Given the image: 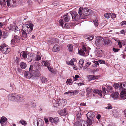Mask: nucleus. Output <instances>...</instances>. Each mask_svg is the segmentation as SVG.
<instances>
[{
	"label": "nucleus",
	"instance_id": "obj_34",
	"mask_svg": "<svg viewBox=\"0 0 126 126\" xmlns=\"http://www.w3.org/2000/svg\"><path fill=\"white\" fill-rule=\"evenodd\" d=\"M8 46L4 43L1 44L0 47V51L1 50L4 49L5 47H7Z\"/></svg>",
	"mask_w": 126,
	"mask_h": 126
},
{
	"label": "nucleus",
	"instance_id": "obj_44",
	"mask_svg": "<svg viewBox=\"0 0 126 126\" xmlns=\"http://www.w3.org/2000/svg\"><path fill=\"white\" fill-rule=\"evenodd\" d=\"M54 122L56 124H57L59 121V119L58 117L54 118L53 119Z\"/></svg>",
	"mask_w": 126,
	"mask_h": 126
},
{
	"label": "nucleus",
	"instance_id": "obj_61",
	"mask_svg": "<svg viewBox=\"0 0 126 126\" xmlns=\"http://www.w3.org/2000/svg\"><path fill=\"white\" fill-rule=\"evenodd\" d=\"M59 3L57 1L54 2L52 3V4L54 6H56L58 5Z\"/></svg>",
	"mask_w": 126,
	"mask_h": 126
},
{
	"label": "nucleus",
	"instance_id": "obj_17",
	"mask_svg": "<svg viewBox=\"0 0 126 126\" xmlns=\"http://www.w3.org/2000/svg\"><path fill=\"white\" fill-rule=\"evenodd\" d=\"M37 126H43V125L44 122L41 119H37Z\"/></svg>",
	"mask_w": 126,
	"mask_h": 126
},
{
	"label": "nucleus",
	"instance_id": "obj_36",
	"mask_svg": "<svg viewBox=\"0 0 126 126\" xmlns=\"http://www.w3.org/2000/svg\"><path fill=\"white\" fill-rule=\"evenodd\" d=\"M19 123L21 124L22 125L25 126L27 124V123L26 121L23 120H21L19 122Z\"/></svg>",
	"mask_w": 126,
	"mask_h": 126
},
{
	"label": "nucleus",
	"instance_id": "obj_27",
	"mask_svg": "<svg viewBox=\"0 0 126 126\" xmlns=\"http://www.w3.org/2000/svg\"><path fill=\"white\" fill-rule=\"evenodd\" d=\"M104 40V42L105 44L107 45H110L112 44L111 41L108 39H106Z\"/></svg>",
	"mask_w": 126,
	"mask_h": 126
},
{
	"label": "nucleus",
	"instance_id": "obj_49",
	"mask_svg": "<svg viewBox=\"0 0 126 126\" xmlns=\"http://www.w3.org/2000/svg\"><path fill=\"white\" fill-rule=\"evenodd\" d=\"M79 77V76L78 75H75V77L73 76V78L74 79L73 80V82L74 81L77 80V78Z\"/></svg>",
	"mask_w": 126,
	"mask_h": 126
},
{
	"label": "nucleus",
	"instance_id": "obj_47",
	"mask_svg": "<svg viewBox=\"0 0 126 126\" xmlns=\"http://www.w3.org/2000/svg\"><path fill=\"white\" fill-rule=\"evenodd\" d=\"M122 44L124 45V44L123 43V40L121 41V42L119 41L118 42V44L119 46V47L120 48H121L122 47Z\"/></svg>",
	"mask_w": 126,
	"mask_h": 126
},
{
	"label": "nucleus",
	"instance_id": "obj_29",
	"mask_svg": "<svg viewBox=\"0 0 126 126\" xmlns=\"http://www.w3.org/2000/svg\"><path fill=\"white\" fill-rule=\"evenodd\" d=\"M97 55L98 57H102L103 54V52L102 50H99L97 52Z\"/></svg>",
	"mask_w": 126,
	"mask_h": 126
},
{
	"label": "nucleus",
	"instance_id": "obj_30",
	"mask_svg": "<svg viewBox=\"0 0 126 126\" xmlns=\"http://www.w3.org/2000/svg\"><path fill=\"white\" fill-rule=\"evenodd\" d=\"M94 92L95 93L98 94L99 95L101 96L102 95L101 91L100 90L95 89L94 90Z\"/></svg>",
	"mask_w": 126,
	"mask_h": 126
},
{
	"label": "nucleus",
	"instance_id": "obj_25",
	"mask_svg": "<svg viewBox=\"0 0 126 126\" xmlns=\"http://www.w3.org/2000/svg\"><path fill=\"white\" fill-rule=\"evenodd\" d=\"M28 55L27 52L26 51L21 52L20 54L21 56H22L23 58H26Z\"/></svg>",
	"mask_w": 126,
	"mask_h": 126
},
{
	"label": "nucleus",
	"instance_id": "obj_39",
	"mask_svg": "<svg viewBox=\"0 0 126 126\" xmlns=\"http://www.w3.org/2000/svg\"><path fill=\"white\" fill-rule=\"evenodd\" d=\"M78 53L80 55L83 56L85 54V53L83 50L81 49L78 51Z\"/></svg>",
	"mask_w": 126,
	"mask_h": 126
},
{
	"label": "nucleus",
	"instance_id": "obj_18",
	"mask_svg": "<svg viewBox=\"0 0 126 126\" xmlns=\"http://www.w3.org/2000/svg\"><path fill=\"white\" fill-rule=\"evenodd\" d=\"M119 94L117 92H115L112 94V96L114 99H117L119 97Z\"/></svg>",
	"mask_w": 126,
	"mask_h": 126
},
{
	"label": "nucleus",
	"instance_id": "obj_22",
	"mask_svg": "<svg viewBox=\"0 0 126 126\" xmlns=\"http://www.w3.org/2000/svg\"><path fill=\"white\" fill-rule=\"evenodd\" d=\"M60 50V47L57 45H55L53 47L52 51L54 52L59 51Z\"/></svg>",
	"mask_w": 126,
	"mask_h": 126
},
{
	"label": "nucleus",
	"instance_id": "obj_15",
	"mask_svg": "<svg viewBox=\"0 0 126 126\" xmlns=\"http://www.w3.org/2000/svg\"><path fill=\"white\" fill-rule=\"evenodd\" d=\"M2 52L3 53H8L10 51V49L8 48V46L5 47L4 49L1 50Z\"/></svg>",
	"mask_w": 126,
	"mask_h": 126
},
{
	"label": "nucleus",
	"instance_id": "obj_57",
	"mask_svg": "<svg viewBox=\"0 0 126 126\" xmlns=\"http://www.w3.org/2000/svg\"><path fill=\"white\" fill-rule=\"evenodd\" d=\"M84 61L83 59H81L79 61V64L83 65Z\"/></svg>",
	"mask_w": 126,
	"mask_h": 126
},
{
	"label": "nucleus",
	"instance_id": "obj_63",
	"mask_svg": "<svg viewBox=\"0 0 126 126\" xmlns=\"http://www.w3.org/2000/svg\"><path fill=\"white\" fill-rule=\"evenodd\" d=\"M112 50L114 52H116L118 51L119 49H118L115 48H113Z\"/></svg>",
	"mask_w": 126,
	"mask_h": 126
},
{
	"label": "nucleus",
	"instance_id": "obj_52",
	"mask_svg": "<svg viewBox=\"0 0 126 126\" xmlns=\"http://www.w3.org/2000/svg\"><path fill=\"white\" fill-rule=\"evenodd\" d=\"M82 48L83 49V50L84 51L87 53H88V51L87 50L86 48L84 45H82Z\"/></svg>",
	"mask_w": 126,
	"mask_h": 126
},
{
	"label": "nucleus",
	"instance_id": "obj_53",
	"mask_svg": "<svg viewBox=\"0 0 126 126\" xmlns=\"http://www.w3.org/2000/svg\"><path fill=\"white\" fill-rule=\"evenodd\" d=\"M0 3L1 4L3 5H5L6 4L5 0H0Z\"/></svg>",
	"mask_w": 126,
	"mask_h": 126
},
{
	"label": "nucleus",
	"instance_id": "obj_62",
	"mask_svg": "<svg viewBox=\"0 0 126 126\" xmlns=\"http://www.w3.org/2000/svg\"><path fill=\"white\" fill-rule=\"evenodd\" d=\"M13 2L12 4V6L14 7L15 6L16 4V0H13V2Z\"/></svg>",
	"mask_w": 126,
	"mask_h": 126
},
{
	"label": "nucleus",
	"instance_id": "obj_55",
	"mask_svg": "<svg viewBox=\"0 0 126 126\" xmlns=\"http://www.w3.org/2000/svg\"><path fill=\"white\" fill-rule=\"evenodd\" d=\"M113 86L115 89H117L119 86L120 87V85H119L117 83L114 84L113 85Z\"/></svg>",
	"mask_w": 126,
	"mask_h": 126
},
{
	"label": "nucleus",
	"instance_id": "obj_41",
	"mask_svg": "<svg viewBox=\"0 0 126 126\" xmlns=\"http://www.w3.org/2000/svg\"><path fill=\"white\" fill-rule=\"evenodd\" d=\"M104 16L106 18L108 19L110 17V13H107L104 14Z\"/></svg>",
	"mask_w": 126,
	"mask_h": 126
},
{
	"label": "nucleus",
	"instance_id": "obj_1",
	"mask_svg": "<svg viewBox=\"0 0 126 126\" xmlns=\"http://www.w3.org/2000/svg\"><path fill=\"white\" fill-rule=\"evenodd\" d=\"M33 25L32 23L29 24H26L22 26L21 32H20V35L22 39L24 40L27 39V34H29L33 29Z\"/></svg>",
	"mask_w": 126,
	"mask_h": 126
},
{
	"label": "nucleus",
	"instance_id": "obj_23",
	"mask_svg": "<svg viewBox=\"0 0 126 126\" xmlns=\"http://www.w3.org/2000/svg\"><path fill=\"white\" fill-rule=\"evenodd\" d=\"M13 30L14 31L15 33H19L20 32L19 31V29L17 26H14L12 28Z\"/></svg>",
	"mask_w": 126,
	"mask_h": 126
},
{
	"label": "nucleus",
	"instance_id": "obj_51",
	"mask_svg": "<svg viewBox=\"0 0 126 126\" xmlns=\"http://www.w3.org/2000/svg\"><path fill=\"white\" fill-rule=\"evenodd\" d=\"M79 92V90H75L73 91L72 93V95H75L77 94H78Z\"/></svg>",
	"mask_w": 126,
	"mask_h": 126
},
{
	"label": "nucleus",
	"instance_id": "obj_35",
	"mask_svg": "<svg viewBox=\"0 0 126 126\" xmlns=\"http://www.w3.org/2000/svg\"><path fill=\"white\" fill-rule=\"evenodd\" d=\"M33 55H31L30 56L28 55V62H31L32 61V60L33 59Z\"/></svg>",
	"mask_w": 126,
	"mask_h": 126
},
{
	"label": "nucleus",
	"instance_id": "obj_20",
	"mask_svg": "<svg viewBox=\"0 0 126 126\" xmlns=\"http://www.w3.org/2000/svg\"><path fill=\"white\" fill-rule=\"evenodd\" d=\"M2 35L0 34V38L1 37L4 38H6L8 36V33L6 32L3 31L2 32L1 31Z\"/></svg>",
	"mask_w": 126,
	"mask_h": 126
},
{
	"label": "nucleus",
	"instance_id": "obj_10",
	"mask_svg": "<svg viewBox=\"0 0 126 126\" xmlns=\"http://www.w3.org/2000/svg\"><path fill=\"white\" fill-rule=\"evenodd\" d=\"M7 119L4 116L2 117L0 119V122L2 126H5L7 124Z\"/></svg>",
	"mask_w": 126,
	"mask_h": 126
},
{
	"label": "nucleus",
	"instance_id": "obj_58",
	"mask_svg": "<svg viewBox=\"0 0 126 126\" xmlns=\"http://www.w3.org/2000/svg\"><path fill=\"white\" fill-rule=\"evenodd\" d=\"M41 59V58L40 56L39 55H37L36 56L35 60H36L38 61L40 60Z\"/></svg>",
	"mask_w": 126,
	"mask_h": 126
},
{
	"label": "nucleus",
	"instance_id": "obj_2",
	"mask_svg": "<svg viewBox=\"0 0 126 126\" xmlns=\"http://www.w3.org/2000/svg\"><path fill=\"white\" fill-rule=\"evenodd\" d=\"M8 97L11 101L15 100L18 102H22L24 99L21 95L16 93L9 94L8 96Z\"/></svg>",
	"mask_w": 126,
	"mask_h": 126
},
{
	"label": "nucleus",
	"instance_id": "obj_64",
	"mask_svg": "<svg viewBox=\"0 0 126 126\" xmlns=\"http://www.w3.org/2000/svg\"><path fill=\"white\" fill-rule=\"evenodd\" d=\"M74 59H72L69 62V64L71 65H74V62H73V60Z\"/></svg>",
	"mask_w": 126,
	"mask_h": 126
},
{
	"label": "nucleus",
	"instance_id": "obj_4",
	"mask_svg": "<svg viewBox=\"0 0 126 126\" xmlns=\"http://www.w3.org/2000/svg\"><path fill=\"white\" fill-rule=\"evenodd\" d=\"M86 121L81 120L80 122L77 121L75 123L74 126H87Z\"/></svg>",
	"mask_w": 126,
	"mask_h": 126
},
{
	"label": "nucleus",
	"instance_id": "obj_24",
	"mask_svg": "<svg viewBox=\"0 0 126 126\" xmlns=\"http://www.w3.org/2000/svg\"><path fill=\"white\" fill-rule=\"evenodd\" d=\"M40 80L42 83H44L47 81V79L45 77L41 76L40 77Z\"/></svg>",
	"mask_w": 126,
	"mask_h": 126
},
{
	"label": "nucleus",
	"instance_id": "obj_28",
	"mask_svg": "<svg viewBox=\"0 0 126 126\" xmlns=\"http://www.w3.org/2000/svg\"><path fill=\"white\" fill-rule=\"evenodd\" d=\"M42 63L43 65L47 67L49 66H50V64L48 62L45 61H44L42 62Z\"/></svg>",
	"mask_w": 126,
	"mask_h": 126
},
{
	"label": "nucleus",
	"instance_id": "obj_54",
	"mask_svg": "<svg viewBox=\"0 0 126 126\" xmlns=\"http://www.w3.org/2000/svg\"><path fill=\"white\" fill-rule=\"evenodd\" d=\"M33 70V65H30V67L29 68V72H32Z\"/></svg>",
	"mask_w": 126,
	"mask_h": 126
},
{
	"label": "nucleus",
	"instance_id": "obj_42",
	"mask_svg": "<svg viewBox=\"0 0 126 126\" xmlns=\"http://www.w3.org/2000/svg\"><path fill=\"white\" fill-rule=\"evenodd\" d=\"M93 119H88L87 122H86L87 123V126L88 125L89 126L92 124V120Z\"/></svg>",
	"mask_w": 126,
	"mask_h": 126
},
{
	"label": "nucleus",
	"instance_id": "obj_50",
	"mask_svg": "<svg viewBox=\"0 0 126 126\" xmlns=\"http://www.w3.org/2000/svg\"><path fill=\"white\" fill-rule=\"evenodd\" d=\"M111 16L112 18H114L116 17V15L113 13H110V17Z\"/></svg>",
	"mask_w": 126,
	"mask_h": 126
},
{
	"label": "nucleus",
	"instance_id": "obj_37",
	"mask_svg": "<svg viewBox=\"0 0 126 126\" xmlns=\"http://www.w3.org/2000/svg\"><path fill=\"white\" fill-rule=\"evenodd\" d=\"M113 88L110 86L108 87L106 89V90L108 92H112Z\"/></svg>",
	"mask_w": 126,
	"mask_h": 126
},
{
	"label": "nucleus",
	"instance_id": "obj_5",
	"mask_svg": "<svg viewBox=\"0 0 126 126\" xmlns=\"http://www.w3.org/2000/svg\"><path fill=\"white\" fill-rule=\"evenodd\" d=\"M72 18L73 21H78L80 18L79 15H78L76 12H72Z\"/></svg>",
	"mask_w": 126,
	"mask_h": 126
},
{
	"label": "nucleus",
	"instance_id": "obj_6",
	"mask_svg": "<svg viewBox=\"0 0 126 126\" xmlns=\"http://www.w3.org/2000/svg\"><path fill=\"white\" fill-rule=\"evenodd\" d=\"M20 41V38L18 36H14V38L11 41V44L15 45V43H18Z\"/></svg>",
	"mask_w": 126,
	"mask_h": 126
},
{
	"label": "nucleus",
	"instance_id": "obj_45",
	"mask_svg": "<svg viewBox=\"0 0 126 126\" xmlns=\"http://www.w3.org/2000/svg\"><path fill=\"white\" fill-rule=\"evenodd\" d=\"M60 25L62 27H63V20H60L59 21Z\"/></svg>",
	"mask_w": 126,
	"mask_h": 126
},
{
	"label": "nucleus",
	"instance_id": "obj_40",
	"mask_svg": "<svg viewBox=\"0 0 126 126\" xmlns=\"http://www.w3.org/2000/svg\"><path fill=\"white\" fill-rule=\"evenodd\" d=\"M64 94H66L67 95L72 96V92L69 91L64 93Z\"/></svg>",
	"mask_w": 126,
	"mask_h": 126
},
{
	"label": "nucleus",
	"instance_id": "obj_11",
	"mask_svg": "<svg viewBox=\"0 0 126 126\" xmlns=\"http://www.w3.org/2000/svg\"><path fill=\"white\" fill-rule=\"evenodd\" d=\"M95 115L94 112H89L86 114V116L88 119H93V118L94 117Z\"/></svg>",
	"mask_w": 126,
	"mask_h": 126
},
{
	"label": "nucleus",
	"instance_id": "obj_7",
	"mask_svg": "<svg viewBox=\"0 0 126 126\" xmlns=\"http://www.w3.org/2000/svg\"><path fill=\"white\" fill-rule=\"evenodd\" d=\"M72 11L67 13L65 15L63 16V19L65 21L68 22L70 20L71 17L72 16Z\"/></svg>",
	"mask_w": 126,
	"mask_h": 126
},
{
	"label": "nucleus",
	"instance_id": "obj_26",
	"mask_svg": "<svg viewBox=\"0 0 126 126\" xmlns=\"http://www.w3.org/2000/svg\"><path fill=\"white\" fill-rule=\"evenodd\" d=\"M20 67L23 69H24L26 67V64L24 62H21L20 64Z\"/></svg>",
	"mask_w": 126,
	"mask_h": 126
},
{
	"label": "nucleus",
	"instance_id": "obj_38",
	"mask_svg": "<svg viewBox=\"0 0 126 126\" xmlns=\"http://www.w3.org/2000/svg\"><path fill=\"white\" fill-rule=\"evenodd\" d=\"M86 91L87 94H89L92 91V89L91 88H88L86 89Z\"/></svg>",
	"mask_w": 126,
	"mask_h": 126
},
{
	"label": "nucleus",
	"instance_id": "obj_9",
	"mask_svg": "<svg viewBox=\"0 0 126 126\" xmlns=\"http://www.w3.org/2000/svg\"><path fill=\"white\" fill-rule=\"evenodd\" d=\"M32 78L39 77L41 75L40 71L37 70H33L32 73Z\"/></svg>",
	"mask_w": 126,
	"mask_h": 126
},
{
	"label": "nucleus",
	"instance_id": "obj_12",
	"mask_svg": "<svg viewBox=\"0 0 126 126\" xmlns=\"http://www.w3.org/2000/svg\"><path fill=\"white\" fill-rule=\"evenodd\" d=\"M119 90L120 91H123L126 89V82H124L122 83H120Z\"/></svg>",
	"mask_w": 126,
	"mask_h": 126
},
{
	"label": "nucleus",
	"instance_id": "obj_19",
	"mask_svg": "<svg viewBox=\"0 0 126 126\" xmlns=\"http://www.w3.org/2000/svg\"><path fill=\"white\" fill-rule=\"evenodd\" d=\"M87 77L90 80H94L97 78V76L93 75H88L87 76Z\"/></svg>",
	"mask_w": 126,
	"mask_h": 126
},
{
	"label": "nucleus",
	"instance_id": "obj_31",
	"mask_svg": "<svg viewBox=\"0 0 126 126\" xmlns=\"http://www.w3.org/2000/svg\"><path fill=\"white\" fill-rule=\"evenodd\" d=\"M67 47L68 48L69 51L70 52H72L73 50L72 45L71 44H69L68 45Z\"/></svg>",
	"mask_w": 126,
	"mask_h": 126
},
{
	"label": "nucleus",
	"instance_id": "obj_33",
	"mask_svg": "<svg viewBox=\"0 0 126 126\" xmlns=\"http://www.w3.org/2000/svg\"><path fill=\"white\" fill-rule=\"evenodd\" d=\"M98 19L96 18L95 20H93V22L96 27L98 26Z\"/></svg>",
	"mask_w": 126,
	"mask_h": 126
},
{
	"label": "nucleus",
	"instance_id": "obj_56",
	"mask_svg": "<svg viewBox=\"0 0 126 126\" xmlns=\"http://www.w3.org/2000/svg\"><path fill=\"white\" fill-rule=\"evenodd\" d=\"M19 61V58L18 57H16V59L15 60V62L17 64H18V63Z\"/></svg>",
	"mask_w": 126,
	"mask_h": 126
},
{
	"label": "nucleus",
	"instance_id": "obj_13",
	"mask_svg": "<svg viewBox=\"0 0 126 126\" xmlns=\"http://www.w3.org/2000/svg\"><path fill=\"white\" fill-rule=\"evenodd\" d=\"M30 72L25 71L24 73V76L27 78L29 79L31 78L32 77V76Z\"/></svg>",
	"mask_w": 126,
	"mask_h": 126
},
{
	"label": "nucleus",
	"instance_id": "obj_59",
	"mask_svg": "<svg viewBox=\"0 0 126 126\" xmlns=\"http://www.w3.org/2000/svg\"><path fill=\"white\" fill-rule=\"evenodd\" d=\"M72 81V80L71 79H67L66 83H70V85H71L72 84L71 83L70 84V83H71Z\"/></svg>",
	"mask_w": 126,
	"mask_h": 126
},
{
	"label": "nucleus",
	"instance_id": "obj_43",
	"mask_svg": "<svg viewBox=\"0 0 126 126\" xmlns=\"http://www.w3.org/2000/svg\"><path fill=\"white\" fill-rule=\"evenodd\" d=\"M83 10V8H82L80 7L79 9V11L78 12V14L80 15V14H81L82 13V11Z\"/></svg>",
	"mask_w": 126,
	"mask_h": 126
},
{
	"label": "nucleus",
	"instance_id": "obj_16",
	"mask_svg": "<svg viewBox=\"0 0 126 126\" xmlns=\"http://www.w3.org/2000/svg\"><path fill=\"white\" fill-rule=\"evenodd\" d=\"M77 111H76L77 117L78 119H79L81 116V114L80 111V109L79 108H78Z\"/></svg>",
	"mask_w": 126,
	"mask_h": 126
},
{
	"label": "nucleus",
	"instance_id": "obj_3",
	"mask_svg": "<svg viewBox=\"0 0 126 126\" xmlns=\"http://www.w3.org/2000/svg\"><path fill=\"white\" fill-rule=\"evenodd\" d=\"M95 41L96 46L98 47H101L103 45V40L102 38L100 36L97 37Z\"/></svg>",
	"mask_w": 126,
	"mask_h": 126
},
{
	"label": "nucleus",
	"instance_id": "obj_14",
	"mask_svg": "<svg viewBox=\"0 0 126 126\" xmlns=\"http://www.w3.org/2000/svg\"><path fill=\"white\" fill-rule=\"evenodd\" d=\"M59 113L61 116H65L67 114V112L65 109L61 110L59 111Z\"/></svg>",
	"mask_w": 126,
	"mask_h": 126
},
{
	"label": "nucleus",
	"instance_id": "obj_21",
	"mask_svg": "<svg viewBox=\"0 0 126 126\" xmlns=\"http://www.w3.org/2000/svg\"><path fill=\"white\" fill-rule=\"evenodd\" d=\"M90 11L89 10L86 8H85L83 9L82 12L87 16H88L90 14L89 11Z\"/></svg>",
	"mask_w": 126,
	"mask_h": 126
},
{
	"label": "nucleus",
	"instance_id": "obj_46",
	"mask_svg": "<svg viewBox=\"0 0 126 126\" xmlns=\"http://www.w3.org/2000/svg\"><path fill=\"white\" fill-rule=\"evenodd\" d=\"M108 106L106 107V109H111L112 108V106L110 104H108Z\"/></svg>",
	"mask_w": 126,
	"mask_h": 126
},
{
	"label": "nucleus",
	"instance_id": "obj_60",
	"mask_svg": "<svg viewBox=\"0 0 126 126\" xmlns=\"http://www.w3.org/2000/svg\"><path fill=\"white\" fill-rule=\"evenodd\" d=\"M47 67L48 68V70L50 71L52 73H54V70L51 67H49V66L48 67Z\"/></svg>",
	"mask_w": 126,
	"mask_h": 126
},
{
	"label": "nucleus",
	"instance_id": "obj_48",
	"mask_svg": "<svg viewBox=\"0 0 126 126\" xmlns=\"http://www.w3.org/2000/svg\"><path fill=\"white\" fill-rule=\"evenodd\" d=\"M93 38V37L92 36H88L86 37V38L90 41L92 40Z\"/></svg>",
	"mask_w": 126,
	"mask_h": 126
},
{
	"label": "nucleus",
	"instance_id": "obj_32",
	"mask_svg": "<svg viewBox=\"0 0 126 126\" xmlns=\"http://www.w3.org/2000/svg\"><path fill=\"white\" fill-rule=\"evenodd\" d=\"M80 17L81 19H84L86 18H87L88 17V16L85 15V14H84V13H82V14H80Z\"/></svg>",
	"mask_w": 126,
	"mask_h": 126
},
{
	"label": "nucleus",
	"instance_id": "obj_8",
	"mask_svg": "<svg viewBox=\"0 0 126 126\" xmlns=\"http://www.w3.org/2000/svg\"><path fill=\"white\" fill-rule=\"evenodd\" d=\"M63 104V101H62L61 102L59 103L57 102H56L54 103L53 104V106L54 107H56L59 108H61L63 107L64 106Z\"/></svg>",
	"mask_w": 126,
	"mask_h": 126
}]
</instances>
